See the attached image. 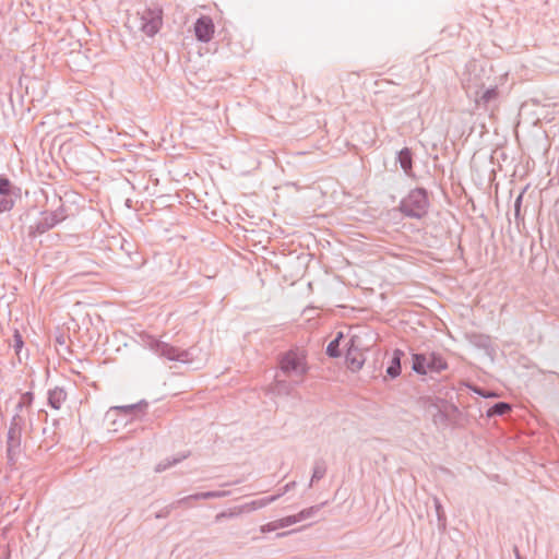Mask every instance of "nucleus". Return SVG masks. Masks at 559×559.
<instances>
[{
  "label": "nucleus",
  "mask_w": 559,
  "mask_h": 559,
  "mask_svg": "<svg viewBox=\"0 0 559 559\" xmlns=\"http://www.w3.org/2000/svg\"><path fill=\"white\" fill-rule=\"evenodd\" d=\"M277 368L286 378L296 379L297 383H304L310 371L308 352L304 347L294 346L277 355Z\"/></svg>",
  "instance_id": "nucleus-1"
},
{
  "label": "nucleus",
  "mask_w": 559,
  "mask_h": 559,
  "mask_svg": "<svg viewBox=\"0 0 559 559\" xmlns=\"http://www.w3.org/2000/svg\"><path fill=\"white\" fill-rule=\"evenodd\" d=\"M430 206L428 192L425 188L412 189L406 197H404L400 204L399 211L408 218L421 219L428 214Z\"/></svg>",
  "instance_id": "nucleus-2"
},
{
  "label": "nucleus",
  "mask_w": 559,
  "mask_h": 559,
  "mask_svg": "<svg viewBox=\"0 0 559 559\" xmlns=\"http://www.w3.org/2000/svg\"><path fill=\"white\" fill-rule=\"evenodd\" d=\"M142 341L145 347L162 358L183 364H188L193 360L192 354L189 349H180L167 342L156 338L153 335L146 334L142 337Z\"/></svg>",
  "instance_id": "nucleus-3"
},
{
  "label": "nucleus",
  "mask_w": 559,
  "mask_h": 559,
  "mask_svg": "<svg viewBox=\"0 0 559 559\" xmlns=\"http://www.w3.org/2000/svg\"><path fill=\"white\" fill-rule=\"evenodd\" d=\"M449 367L447 360L439 353L413 354L412 369L420 376L428 373H441Z\"/></svg>",
  "instance_id": "nucleus-4"
},
{
  "label": "nucleus",
  "mask_w": 559,
  "mask_h": 559,
  "mask_svg": "<svg viewBox=\"0 0 559 559\" xmlns=\"http://www.w3.org/2000/svg\"><path fill=\"white\" fill-rule=\"evenodd\" d=\"M420 405L427 411H435L432 414V423L436 426H452L456 427V420H452L451 415L442 409L441 405H448V402L443 399L423 396L419 400Z\"/></svg>",
  "instance_id": "nucleus-5"
},
{
  "label": "nucleus",
  "mask_w": 559,
  "mask_h": 559,
  "mask_svg": "<svg viewBox=\"0 0 559 559\" xmlns=\"http://www.w3.org/2000/svg\"><path fill=\"white\" fill-rule=\"evenodd\" d=\"M140 17V29L147 36L157 34L163 24V9L158 5L145 7L138 12Z\"/></svg>",
  "instance_id": "nucleus-6"
},
{
  "label": "nucleus",
  "mask_w": 559,
  "mask_h": 559,
  "mask_svg": "<svg viewBox=\"0 0 559 559\" xmlns=\"http://www.w3.org/2000/svg\"><path fill=\"white\" fill-rule=\"evenodd\" d=\"M56 215L50 214L48 211L41 212V217L36 221L34 224H31L27 227L26 237L29 241L35 240L38 236L44 235L48 230L52 229L58 225V219H56Z\"/></svg>",
  "instance_id": "nucleus-7"
},
{
  "label": "nucleus",
  "mask_w": 559,
  "mask_h": 559,
  "mask_svg": "<svg viewBox=\"0 0 559 559\" xmlns=\"http://www.w3.org/2000/svg\"><path fill=\"white\" fill-rule=\"evenodd\" d=\"M22 431L9 428L7 435V457L8 463L14 466L21 453Z\"/></svg>",
  "instance_id": "nucleus-8"
},
{
  "label": "nucleus",
  "mask_w": 559,
  "mask_h": 559,
  "mask_svg": "<svg viewBox=\"0 0 559 559\" xmlns=\"http://www.w3.org/2000/svg\"><path fill=\"white\" fill-rule=\"evenodd\" d=\"M215 33L214 22L209 15H201L194 23L195 38L201 43H209Z\"/></svg>",
  "instance_id": "nucleus-9"
},
{
  "label": "nucleus",
  "mask_w": 559,
  "mask_h": 559,
  "mask_svg": "<svg viewBox=\"0 0 559 559\" xmlns=\"http://www.w3.org/2000/svg\"><path fill=\"white\" fill-rule=\"evenodd\" d=\"M300 384L301 383L296 382V379H282L280 372H277L273 382L270 384L269 391L274 395L289 396L294 392L295 388Z\"/></svg>",
  "instance_id": "nucleus-10"
},
{
  "label": "nucleus",
  "mask_w": 559,
  "mask_h": 559,
  "mask_svg": "<svg viewBox=\"0 0 559 559\" xmlns=\"http://www.w3.org/2000/svg\"><path fill=\"white\" fill-rule=\"evenodd\" d=\"M499 97V91L497 86L489 87L481 93L476 91L474 93V100L477 108L483 107L485 110L489 109V105L496 102Z\"/></svg>",
  "instance_id": "nucleus-11"
},
{
  "label": "nucleus",
  "mask_w": 559,
  "mask_h": 559,
  "mask_svg": "<svg viewBox=\"0 0 559 559\" xmlns=\"http://www.w3.org/2000/svg\"><path fill=\"white\" fill-rule=\"evenodd\" d=\"M350 346L347 348L346 352V364L347 367L353 371H359L365 362L364 354L354 346V340L349 341Z\"/></svg>",
  "instance_id": "nucleus-12"
},
{
  "label": "nucleus",
  "mask_w": 559,
  "mask_h": 559,
  "mask_svg": "<svg viewBox=\"0 0 559 559\" xmlns=\"http://www.w3.org/2000/svg\"><path fill=\"white\" fill-rule=\"evenodd\" d=\"M48 405L53 409H60L68 399V392L62 386H55L48 390Z\"/></svg>",
  "instance_id": "nucleus-13"
},
{
  "label": "nucleus",
  "mask_w": 559,
  "mask_h": 559,
  "mask_svg": "<svg viewBox=\"0 0 559 559\" xmlns=\"http://www.w3.org/2000/svg\"><path fill=\"white\" fill-rule=\"evenodd\" d=\"M147 406L148 404L145 401H141L131 405L114 406L110 411L123 414L124 416H136L138 414H144Z\"/></svg>",
  "instance_id": "nucleus-14"
},
{
  "label": "nucleus",
  "mask_w": 559,
  "mask_h": 559,
  "mask_svg": "<svg viewBox=\"0 0 559 559\" xmlns=\"http://www.w3.org/2000/svg\"><path fill=\"white\" fill-rule=\"evenodd\" d=\"M396 160L400 163L401 168L407 176H414L413 174V153L411 148L404 147L397 153Z\"/></svg>",
  "instance_id": "nucleus-15"
},
{
  "label": "nucleus",
  "mask_w": 559,
  "mask_h": 559,
  "mask_svg": "<svg viewBox=\"0 0 559 559\" xmlns=\"http://www.w3.org/2000/svg\"><path fill=\"white\" fill-rule=\"evenodd\" d=\"M404 353L401 349H395L389 367L386 368V374L394 379L401 374V359Z\"/></svg>",
  "instance_id": "nucleus-16"
},
{
  "label": "nucleus",
  "mask_w": 559,
  "mask_h": 559,
  "mask_svg": "<svg viewBox=\"0 0 559 559\" xmlns=\"http://www.w3.org/2000/svg\"><path fill=\"white\" fill-rule=\"evenodd\" d=\"M326 463L323 459H317L313 463L312 476L309 483V487H312L314 481H319L326 474Z\"/></svg>",
  "instance_id": "nucleus-17"
},
{
  "label": "nucleus",
  "mask_w": 559,
  "mask_h": 559,
  "mask_svg": "<svg viewBox=\"0 0 559 559\" xmlns=\"http://www.w3.org/2000/svg\"><path fill=\"white\" fill-rule=\"evenodd\" d=\"M511 411V405L507 402H498L489 407L486 412L488 418L503 416Z\"/></svg>",
  "instance_id": "nucleus-18"
},
{
  "label": "nucleus",
  "mask_w": 559,
  "mask_h": 559,
  "mask_svg": "<svg viewBox=\"0 0 559 559\" xmlns=\"http://www.w3.org/2000/svg\"><path fill=\"white\" fill-rule=\"evenodd\" d=\"M280 497H281V495H273L270 497H264V498H261L258 500H253V501L247 503L245 506V508H247L250 511H254V510H258V509L269 506L270 503L276 501Z\"/></svg>",
  "instance_id": "nucleus-19"
},
{
  "label": "nucleus",
  "mask_w": 559,
  "mask_h": 559,
  "mask_svg": "<svg viewBox=\"0 0 559 559\" xmlns=\"http://www.w3.org/2000/svg\"><path fill=\"white\" fill-rule=\"evenodd\" d=\"M230 495V491L226 490H213V491H204L192 493L193 500H205V499H214V498H224Z\"/></svg>",
  "instance_id": "nucleus-20"
},
{
  "label": "nucleus",
  "mask_w": 559,
  "mask_h": 559,
  "mask_svg": "<svg viewBox=\"0 0 559 559\" xmlns=\"http://www.w3.org/2000/svg\"><path fill=\"white\" fill-rule=\"evenodd\" d=\"M343 338V333L340 332L337 336L329 343L326 346V355L331 358H337L341 356L340 341Z\"/></svg>",
  "instance_id": "nucleus-21"
},
{
  "label": "nucleus",
  "mask_w": 559,
  "mask_h": 559,
  "mask_svg": "<svg viewBox=\"0 0 559 559\" xmlns=\"http://www.w3.org/2000/svg\"><path fill=\"white\" fill-rule=\"evenodd\" d=\"M433 503H435L436 514H437V519H438V526L441 530H445L447 515H445L444 509L438 498L433 499Z\"/></svg>",
  "instance_id": "nucleus-22"
},
{
  "label": "nucleus",
  "mask_w": 559,
  "mask_h": 559,
  "mask_svg": "<svg viewBox=\"0 0 559 559\" xmlns=\"http://www.w3.org/2000/svg\"><path fill=\"white\" fill-rule=\"evenodd\" d=\"M13 189L14 188L9 178H7L5 176H0V195L9 197L14 194L16 197L17 193H14Z\"/></svg>",
  "instance_id": "nucleus-23"
},
{
  "label": "nucleus",
  "mask_w": 559,
  "mask_h": 559,
  "mask_svg": "<svg viewBox=\"0 0 559 559\" xmlns=\"http://www.w3.org/2000/svg\"><path fill=\"white\" fill-rule=\"evenodd\" d=\"M12 346L15 350L16 356L19 357V360L21 361V352L24 347V341L22 334L17 329H14L13 331Z\"/></svg>",
  "instance_id": "nucleus-24"
},
{
  "label": "nucleus",
  "mask_w": 559,
  "mask_h": 559,
  "mask_svg": "<svg viewBox=\"0 0 559 559\" xmlns=\"http://www.w3.org/2000/svg\"><path fill=\"white\" fill-rule=\"evenodd\" d=\"M322 506H323V503L322 504L312 506L310 508L301 510L299 513L296 514L298 522L304 521V520H306L308 518H311L314 514H317L320 511Z\"/></svg>",
  "instance_id": "nucleus-25"
},
{
  "label": "nucleus",
  "mask_w": 559,
  "mask_h": 559,
  "mask_svg": "<svg viewBox=\"0 0 559 559\" xmlns=\"http://www.w3.org/2000/svg\"><path fill=\"white\" fill-rule=\"evenodd\" d=\"M33 400L34 395L32 392L23 393L19 403L15 406V411L21 413L24 407H31Z\"/></svg>",
  "instance_id": "nucleus-26"
},
{
  "label": "nucleus",
  "mask_w": 559,
  "mask_h": 559,
  "mask_svg": "<svg viewBox=\"0 0 559 559\" xmlns=\"http://www.w3.org/2000/svg\"><path fill=\"white\" fill-rule=\"evenodd\" d=\"M49 213L57 216L55 218L58 219V224L62 223L71 215L68 211V207L63 203H61L55 211H50Z\"/></svg>",
  "instance_id": "nucleus-27"
},
{
  "label": "nucleus",
  "mask_w": 559,
  "mask_h": 559,
  "mask_svg": "<svg viewBox=\"0 0 559 559\" xmlns=\"http://www.w3.org/2000/svg\"><path fill=\"white\" fill-rule=\"evenodd\" d=\"M188 456H189V452L185 453V454H181L178 457H174L173 460L167 459L165 463L158 464L157 471L158 472L165 471L166 468L171 467V466L176 465L177 463H180L181 461H183Z\"/></svg>",
  "instance_id": "nucleus-28"
},
{
  "label": "nucleus",
  "mask_w": 559,
  "mask_h": 559,
  "mask_svg": "<svg viewBox=\"0 0 559 559\" xmlns=\"http://www.w3.org/2000/svg\"><path fill=\"white\" fill-rule=\"evenodd\" d=\"M24 426H25L24 417L20 414V412L15 411V414L11 419L9 428H14V430L23 431Z\"/></svg>",
  "instance_id": "nucleus-29"
},
{
  "label": "nucleus",
  "mask_w": 559,
  "mask_h": 559,
  "mask_svg": "<svg viewBox=\"0 0 559 559\" xmlns=\"http://www.w3.org/2000/svg\"><path fill=\"white\" fill-rule=\"evenodd\" d=\"M15 204V200L9 195V197H2L0 199V213L9 212L13 209Z\"/></svg>",
  "instance_id": "nucleus-30"
},
{
  "label": "nucleus",
  "mask_w": 559,
  "mask_h": 559,
  "mask_svg": "<svg viewBox=\"0 0 559 559\" xmlns=\"http://www.w3.org/2000/svg\"><path fill=\"white\" fill-rule=\"evenodd\" d=\"M522 200H523V192L518 195L514 202V216L515 221L519 224L520 221L523 222L524 217L521 215V206H522Z\"/></svg>",
  "instance_id": "nucleus-31"
},
{
  "label": "nucleus",
  "mask_w": 559,
  "mask_h": 559,
  "mask_svg": "<svg viewBox=\"0 0 559 559\" xmlns=\"http://www.w3.org/2000/svg\"><path fill=\"white\" fill-rule=\"evenodd\" d=\"M276 521H277V526H280V528H284V527H287V526L298 523L296 514L288 515L283 519L276 520Z\"/></svg>",
  "instance_id": "nucleus-32"
},
{
  "label": "nucleus",
  "mask_w": 559,
  "mask_h": 559,
  "mask_svg": "<svg viewBox=\"0 0 559 559\" xmlns=\"http://www.w3.org/2000/svg\"><path fill=\"white\" fill-rule=\"evenodd\" d=\"M448 408L450 411L448 413L451 415L452 420H456V427H457L460 425V419L463 416L462 412L454 404H449Z\"/></svg>",
  "instance_id": "nucleus-33"
},
{
  "label": "nucleus",
  "mask_w": 559,
  "mask_h": 559,
  "mask_svg": "<svg viewBox=\"0 0 559 559\" xmlns=\"http://www.w3.org/2000/svg\"><path fill=\"white\" fill-rule=\"evenodd\" d=\"M174 509H175V507L173 503L165 506L158 512L155 513V519L168 518Z\"/></svg>",
  "instance_id": "nucleus-34"
},
{
  "label": "nucleus",
  "mask_w": 559,
  "mask_h": 559,
  "mask_svg": "<svg viewBox=\"0 0 559 559\" xmlns=\"http://www.w3.org/2000/svg\"><path fill=\"white\" fill-rule=\"evenodd\" d=\"M193 500V497L192 495H189V496H186L183 498H180L176 501H173L171 503L174 504L175 509L179 508V507H186V508H190V501Z\"/></svg>",
  "instance_id": "nucleus-35"
},
{
  "label": "nucleus",
  "mask_w": 559,
  "mask_h": 559,
  "mask_svg": "<svg viewBox=\"0 0 559 559\" xmlns=\"http://www.w3.org/2000/svg\"><path fill=\"white\" fill-rule=\"evenodd\" d=\"M280 526H277V521H273L270 523H266L260 527L261 533H269L278 530Z\"/></svg>",
  "instance_id": "nucleus-36"
},
{
  "label": "nucleus",
  "mask_w": 559,
  "mask_h": 559,
  "mask_svg": "<svg viewBox=\"0 0 559 559\" xmlns=\"http://www.w3.org/2000/svg\"><path fill=\"white\" fill-rule=\"evenodd\" d=\"M236 513L234 512H226V511H223L218 514L215 515V522H221L223 519L225 518H231L234 516Z\"/></svg>",
  "instance_id": "nucleus-37"
},
{
  "label": "nucleus",
  "mask_w": 559,
  "mask_h": 559,
  "mask_svg": "<svg viewBox=\"0 0 559 559\" xmlns=\"http://www.w3.org/2000/svg\"><path fill=\"white\" fill-rule=\"evenodd\" d=\"M296 483L295 481H290L288 484H286L283 489L281 490V492H278L277 495H281V497L283 495H285L287 491H289L290 489H293L295 487Z\"/></svg>",
  "instance_id": "nucleus-38"
},
{
  "label": "nucleus",
  "mask_w": 559,
  "mask_h": 559,
  "mask_svg": "<svg viewBox=\"0 0 559 559\" xmlns=\"http://www.w3.org/2000/svg\"><path fill=\"white\" fill-rule=\"evenodd\" d=\"M468 388H471L475 393H477L478 395H480V396H483V397H486V396H487L480 388H477V386H471V385H468Z\"/></svg>",
  "instance_id": "nucleus-39"
},
{
  "label": "nucleus",
  "mask_w": 559,
  "mask_h": 559,
  "mask_svg": "<svg viewBox=\"0 0 559 559\" xmlns=\"http://www.w3.org/2000/svg\"><path fill=\"white\" fill-rule=\"evenodd\" d=\"M513 551H514V555H515V558H516V559H524V558L520 555L519 548H518L516 546H514Z\"/></svg>",
  "instance_id": "nucleus-40"
},
{
  "label": "nucleus",
  "mask_w": 559,
  "mask_h": 559,
  "mask_svg": "<svg viewBox=\"0 0 559 559\" xmlns=\"http://www.w3.org/2000/svg\"><path fill=\"white\" fill-rule=\"evenodd\" d=\"M289 533H290V532H283V533H278V534L276 535V537H283V536L288 535Z\"/></svg>",
  "instance_id": "nucleus-41"
},
{
  "label": "nucleus",
  "mask_w": 559,
  "mask_h": 559,
  "mask_svg": "<svg viewBox=\"0 0 559 559\" xmlns=\"http://www.w3.org/2000/svg\"><path fill=\"white\" fill-rule=\"evenodd\" d=\"M239 483H240L239 480H236V481H233V483H226V484H224V486L237 485Z\"/></svg>",
  "instance_id": "nucleus-42"
}]
</instances>
